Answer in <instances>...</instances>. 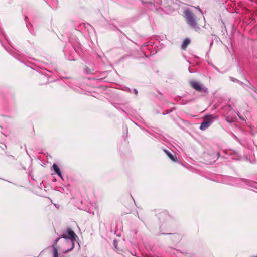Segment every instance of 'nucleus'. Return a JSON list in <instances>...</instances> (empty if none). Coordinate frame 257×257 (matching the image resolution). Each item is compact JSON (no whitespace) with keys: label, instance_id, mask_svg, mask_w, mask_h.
<instances>
[{"label":"nucleus","instance_id":"1","mask_svg":"<svg viewBox=\"0 0 257 257\" xmlns=\"http://www.w3.org/2000/svg\"><path fill=\"white\" fill-rule=\"evenodd\" d=\"M184 17L187 24L197 31L200 29L197 23V18L194 13L189 9L185 10L183 12Z\"/></svg>","mask_w":257,"mask_h":257},{"label":"nucleus","instance_id":"2","mask_svg":"<svg viewBox=\"0 0 257 257\" xmlns=\"http://www.w3.org/2000/svg\"><path fill=\"white\" fill-rule=\"evenodd\" d=\"M61 237L66 239V243L70 246V248L65 251L64 252L67 253L72 250L74 248L76 237H77L74 231L70 228H68L66 233L63 234Z\"/></svg>","mask_w":257,"mask_h":257},{"label":"nucleus","instance_id":"3","mask_svg":"<svg viewBox=\"0 0 257 257\" xmlns=\"http://www.w3.org/2000/svg\"><path fill=\"white\" fill-rule=\"evenodd\" d=\"M217 118V116L214 115H206L203 118V121L201 123L200 128L201 130H205L208 128L213 122L214 120Z\"/></svg>","mask_w":257,"mask_h":257},{"label":"nucleus","instance_id":"4","mask_svg":"<svg viewBox=\"0 0 257 257\" xmlns=\"http://www.w3.org/2000/svg\"><path fill=\"white\" fill-rule=\"evenodd\" d=\"M190 86L199 92H206L207 91V88L202 84L196 81H191L189 82Z\"/></svg>","mask_w":257,"mask_h":257},{"label":"nucleus","instance_id":"5","mask_svg":"<svg viewBox=\"0 0 257 257\" xmlns=\"http://www.w3.org/2000/svg\"><path fill=\"white\" fill-rule=\"evenodd\" d=\"M191 41L189 38H186L181 45V49L182 50H185L188 47V46L190 44Z\"/></svg>","mask_w":257,"mask_h":257},{"label":"nucleus","instance_id":"6","mask_svg":"<svg viewBox=\"0 0 257 257\" xmlns=\"http://www.w3.org/2000/svg\"><path fill=\"white\" fill-rule=\"evenodd\" d=\"M164 152L165 154L168 156V157L173 162L177 161V158L175 155H173L172 153H171L169 151L167 150H164Z\"/></svg>","mask_w":257,"mask_h":257},{"label":"nucleus","instance_id":"7","mask_svg":"<svg viewBox=\"0 0 257 257\" xmlns=\"http://www.w3.org/2000/svg\"><path fill=\"white\" fill-rule=\"evenodd\" d=\"M53 168L54 170H55L56 173H57L59 175V176H60V177L62 178V175H61L60 170L59 167H58V166L55 164H53Z\"/></svg>","mask_w":257,"mask_h":257},{"label":"nucleus","instance_id":"8","mask_svg":"<svg viewBox=\"0 0 257 257\" xmlns=\"http://www.w3.org/2000/svg\"><path fill=\"white\" fill-rule=\"evenodd\" d=\"M53 257H58V251L55 248H54L53 250Z\"/></svg>","mask_w":257,"mask_h":257},{"label":"nucleus","instance_id":"9","mask_svg":"<svg viewBox=\"0 0 257 257\" xmlns=\"http://www.w3.org/2000/svg\"><path fill=\"white\" fill-rule=\"evenodd\" d=\"M59 239H60V238H58L57 239H56L55 240L54 244H53V246H54L53 249H54V248H55L57 249L56 247H55L54 246H55V245L57 243V242L58 241V240H59Z\"/></svg>","mask_w":257,"mask_h":257},{"label":"nucleus","instance_id":"10","mask_svg":"<svg viewBox=\"0 0 257 257\" xmlns=\"http://www.w3.org/2000/svg\"><path fill=\"white\" fill-rule=\"evenodd\" d=\"M164 215H168V214H169V213H168V212L167 211H165V212H164Z\"/></svg>","mask_w":257,"mask_h":257},{"label":"nucleus","instance_id":"11","mask_svg":"<svg viewBox=\"0 0 257 257\" xmlns=\"http://www.w3.org/2000/svg\"><path fill=\"white\" fill-rule=\"evenodd\" d=\"M134 92H135V94H137V93H138V91H137V90L136 89H134Z\"/></svg>","mask_w":257,"mask_h":257},{"label":"nucleus","instance_id":"12","mask_svg":"<svg viewBox=\"0 0 257 257\" xmlns=\"http://www.w3.org/2000/svg\"><path fill=\"white\" fill-rule=\"evenodd\" d=\"M126 138H127V135L125 136V137H124V140H126Z\"/></svg>","mask_w":257,"mask_h":257}]
</instances>
